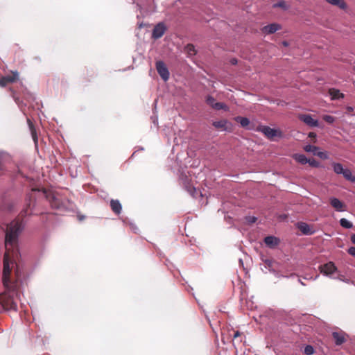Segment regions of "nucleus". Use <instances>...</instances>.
<instances>
[{
  "label": "nucleus",
  "instance_id": "40",
  "mask_svg": "<svg viewBox=\"0 0 355 355\" xmlns=\"http://www.w3.org/2000/svg\"><path fill=\"white\" fill-rule=\"evenodd\" d=\"M230 62L232 64H237V60L235 58H232L230 60Z\"/></svg>",
  "mask_w": 355,
  "mask_h": 355
},
{
  "label": "nucleus",
  "instance_id": "21",
  "mask_svg": "<svg viewBox=\"0 0 355 355\" xmlns=\"http://www.w3.org/2000/svg\"><path fill=\"white\" fill-rule=\"evenodd\" d=\"M185 189L192 196H195V193L196 192V189L194 187L190 185L187 180H185L184 182Z\"/></svg>",
  "mask_w": 355,
  "mask_h": 355
},
{
  "label": "nucleus",
  "instance_id": "18",
  "mask_svg": "<svg viewBox=\"0 0 355 355\" xmlns=\"http://www.w3.org/2000/svg\"><path fill=\"white\" fill-rule=\"evenodd\" d=\"M329 3L336 6L341 9H345L347 8V4L344 1V0H326Z\"/></svg>",
  "mask_w": 355,
  "mask_h": 355
},
{
  "label": "nucleus",
  "instance_id": "46",
  "mask_svg": "<svg viewBox=\"0 0 355 355\" xmlns=\"http://www.w3.org/2000/svg\"><path fill=\"white\" fill-rule=\"evenodd\" d=\"M318 277V275H316L315 278H313V279H316Z\"/></svg>",
  "mask_w": 355,
  "mask_h": 355
},
{
  "label": "nucleus",
  "instance_id": "7",
  "mask_svg": "<svg viewBox=\"0 0 355 355\" xmlns=\"http://www.w3.org/2000/svg\"><path fill=\"white\" fill-rule=\"evenodd\" d=\"M332 337L336 345H340L346 342V334L343 331H334Z\"/></svg>",
  "mask_w": 355,
  "mask_h": 355
},
{
  "label": "nucleus",
  "instance_id": "43",
  "mask_svg": "<svg viewBox=\"0 0 355 355\" xmlns=\"http://www.w3.org/2000/svg\"><path fill=\"white\" fill-rule=\"evenodd\" d=\"M347 110L349 111V112H352L354 110V108L352 107L348 106L347 107Z\"/></svg>",
  "mask_w": 355,
  "mask_h": 355
},
{
  "label": "nucleus",
  "instance_id": "27",
  "mask_svg": "<svg viewBox=\"0 0 355 355\" xmlns=\"http://www.w3.org/2000/svg\"><path fill=\"white\" fill-rule=\"evenodd\" d=\"M304 352L306 355H312L314 354L315 349L313 346L308 345L304 347Z\"/></svg>",
  "mask_w": 355,
  "mask_h": 355
},
{
  "label": "nucleus",
  "instance_id": "11",
  "mask_svg": "<svg viewBox=\"0 0 355 355\" xmlns=\"http://www.w3.org/2000/svg\"><path fill=\"white\" fill-rule=\"evenodd\" d=\"M331 205L338 211H343L345 205L339 199L336 198H330Z\"/></svg>",
  "mask_w": 355,
  "mask_h": 355
},
{
  "label": "nucleus",
  "instance_id": "38",
  "mask_svg": "<svg viewBox=\"0 0 355 355\" xmlns=\"http://www.w3.org/2000/svg\"><path fill=\"white\" fill-rule=\"evenodd\" d=\"M241 335V333L240 331H236L234 332V334L233 337H234V338H236L239 337Z\"/></svg>",
  "mask_w": 355,
  "mask_h": 355
},
{
  "label": "nucleus",
  "instance_id": "15",
  "mask_svg": "<svg viewBox=\"0 0 355 355\" xmlns=\"http://www.w3.org/2000/svg\"><path fill=\"white\" fill-rule=\"evenodd\" d=\"M27 123H28V128H29V130H30L32 138H33L35 144H37L38 138H37V135L36 129H35L33 122L28 118L27 119Z\"/></svg>",
  "mask_w": 355,
  "mask_h": 355
},
{
  "label": "nucleus",
  "instance_id": "19",
  "mask_svg": "<svg viewBox=\"0 0 355 355\" xmlns=\"http://www.w3.org/2000/svg\"><path fill=\"white\" fill-rule=\"evenodd\" d=\"M342 175L347 180H349L352 182H355V176L352 175V173L349 169L345 168Z\"/></svg>",
  "mask_w": 355,
  "mask_h": 355
},
{
  "label": "nucleus",
  "instance_id": "34",
  "mask_svg": "<svg viewBox=\"0 0 355 355\" xmlns=\"http://www.w3.org/2000/svg\"><path fill=\"white\" fill-rule=\"evenodd\" d=\"M256 220H257V218L254 217V216H249L248 218V221L250 223H255Z\"/></svg>",
  "mask_w": 355,
  "mask_h": 355
},
{
  "label": "nucleus",
  "instance_id": "20",
  "mask_svg": "<svg viewBox=\"0 0 355 355\" xmlns=\"http://www.w3.org/2000/svg\"><path fill=\"white\" fill-rule=\"evenodd\" d=\"M228 121L225 119L220 120L217 121L213 122V125L216 128H222L223 130H226V125L227 124Z\"/></svg>",
  "mask_w": 355,
  "mask_h": 355
},
{
  "label": "nucleus",
  "instance_id": "5",
  "mask_svg": "<svg viewBox=\"0 0 355 355\" xmlns=\"http://www.w3.org/2000/svg\"><path fill=\"white\" fill-rule=\"evenodd\" d=\"M19 78V73L17 71H12L11 75H7L0 78V86L6 87L8 83L15 82Z\"/></svg>",
  "mask_w": 355,
  "mask_h": 355
},
{
  "label": "nucleus",
  "instance_id": "41",
  "mask_svg": "<svg viewBox=\"0 0 355 355\" xmlns=\"http://www.w3.org/2000/svg\"><path fill=\"white\" fill-rule=\"evenodd\" d=\"M351 241L352 242V243L355 244V234L351 236Z\"/></svg>",
  "mask_w": 355,
  "mask_h": 355
},
{
  "label": "nucleus",
  "instance_id": "31",
  "mask_svg": "<svg viewBox=\"0 0 355 355\" xmlns=\"http://www.w3.org/2000/svg\"><path fill=\"white\" fill-rule=\"evenodd\" d=\"M315 155H317L320 158L323 159H327L328 158V155L326 153L318 151V150H317V153H315Z\"/></svg>",
  "mask_w": 355,
  "mask_h": 355
},
{
  "label": "nucleus",
  "instance_id": "23",
  "mask_svg": "<svg viewBox=\"0 0 355 355\" xmlns=\"http://www.w3.org/2000/svg\"><path fill=\"white\" fill-rule=\"evenodd\" d=\"M304 150L306 152L312 153L313 155H315V153H317V150H319V148L315 146L308 144L304 147Z\"/></svg>",
  "mask_w": 355,
  "mask_h": 355
},
{
  "label": "nucleus",
  "instance_id": "45",
  "mask_svg": "<svg viewBox=\"0 0 355 355\" xmlns=\"http://www.w3.org/2000/svg\"><path fill=\"white\" fill-rule=\"evenodd\" d=\"M299 282L301 283L302 285H304V284L303 283V282H302L300 279L299 280Z\"/></svg>",
  "mask_w": 355,
  "mask_h": 355
},
{
  "label": "nucleus",
  "instance_id": "29",
  "mask_svg": "<svg viewBox=\"0 0 355 355\" xmlns=\"http://www.w3.org/2000/svg\"><path fill=\"white\" fill-rule=\"evenodd\" d=\"M323 119L328 123H333L335 121V118L331 115H324Z\"/></svg>",
  "mask_w": 355,
  "mask_h": 355
},
{
  "label": "nucleus",
  "instance_id": "37",
  "mask_svg": "<svg viewBox=\"0 0 355 355\" xmlns=\"http://www.w3.org/2000/svg\"><path fill=\"white\" fill-rule=\"evenodd\" d=\"M3 157V154L0 153V170L3 169V167H2Z\"/></svg>",
  "mask_w": 355,
  "mask_h": 355
},
{
  "label": "nucleus",
  "instance_id": "26",
  "mask_svg": "<svg viewBox=\"0 0 355 355\" xmlns=\"http://www.w3.org/2000/svg\"><path fill=\"white\" fill-rule=\"evenodd\" d=\"M214 108L217 110H224L226 111L228 110V107L224 103H216V104L214 105Z\"/></svg>",
  "mask_w": 355,
  "mask_h": 355
},
{
  "label": "nucleus",
  "instance_id": "44",
  "mask_svg": "<svg viewBox=\"0 0 355 355\" xmlns=\"http://www.w3.org/2000/svg\"><path fill=\"white\" fill-rule=\"evenodd\" d=\"M282 44H283L284 46H288V43L287 42H286V41H284V42H282Z\"/></svg>",
  "mask_w": 355,
  "mask_h": 355
},
{
  "label": "nucleus",
  "instance_id": "12",
  "mask_svg": "<svg viewBox=\"0 0 355 355\" xmlns=\"http://www.w3.org/2000/svg\"><path fill=\"white\" fill-rule=\"evenodd\" d=\"M234 120L236 122L239 123L243 128H245L248 130L253 129L252 127L250 126V121L249 119H248L247 117L236 116L234 118Z\"/></svg>",
  "mask_w": 355,
  "mask_h": 355
},
{
  "label": "nucleus",
  "instance_id": "24",
  "mask_svg": "<svg viewBox=\"0 0 355 355\" xmlns=\"http://www.w3.org/2000/svg\"><path fill=\"white\" fill-rule=\"evenodd\" d=\"M340 224L343 227L346 228V229H350L353 227L352 223H351L346 218H341L340 220Z\"/></svg>",
  "mask_w": 355,
  "mask_h": 355
},
{
  "label": "nucleus",
  "instance_id": "8",
  "mask_svg": "<svg viewBox=\"0 0 355 355\" xmlns=\"http://www.w3.org/2000/svg\"><path fill=\"white\" fill-rule=\"evenodd\" d=\"M282 26L279 24L273 23L269 25L265 26L261 28V32L263 34L269 35L275 33L276 31L280 30Z\"/></svg>",
  "mask_w": 355,
  "mask_h": 355
},
{
  "label": "nucleus",
  "instance_id": "22",
  "mask_svg": "<svg viewBox=\"0 0 355 355\" xmlns=\"http://www.w3.org/2000/svg\"><path fill=\"white\" fill-rule=\"evenodd\" d=\"M333 169L336 174H342L344 172V168L340 163H333Z\"/></svg>",
  "mask_w": 355,
  "mask_h": 355
},
{
  "label": "nucleus",
  "instance_id": "6",
  "mask_svg": "<svg viewBox=\"0 0 355 355\" xmlns=\"http://www.w3.org/2000/svg\"><path fill=\"white\" fill-rule=\"evenodd\" d=\"M166 29V26L163 23L157 24L153 30L152 37L154 39L162 37L165 33Z\"/></svg>",
  "mask_w": 355,
  "mask_h": 355
},
{
  "label": "nucleus",
  "instance_id": "4",
  "mask_svg": "<svg viewBox=\"0 0 355 355\" xmlns=\"http://www.w3.org/2000/svg\"><path fill=\"white\" fill-rule=\"evenodd\" d=\"M319 269L322 274L329 277H331L337 270L336 266L331 261L320 266Z\"/></svg>",
  "mask_w": 355,
  "mask_h": 355
},
{
  "label": "nucleus",
  "instance_id": "1",
  "mask_svg": "<svg viewBox=\"0 0 355 355\" xmlns=\"http://www.w3.org/2000/svg\"><path fill=\"white\" fill-rule=\"evenodd\" d=\"M23 228L24 226L21 222L13 220L8 226L6 232L5 247L6 252L3 257V284L5 291L0 294V304L8 311H17L16 299L18 295V282L17 281L12 282L10 279L11 260L9 256V250L17 245L18 236Z\"/></svg>",
  "mask_w": 355,
  "mask_h": 355
},
{
  "label": "nucleus",
  "instance_id": "10",
  "mask_svg": "<svg viewBox=\"0 0 355 355\" xmlns=\"http://www.w3.org/2000/svg\"><path fill=\"white\" fill-rule=\"evenodd\" d=\"M297 227L304 235H312L315 233V230L306 223L299 222L297 223Z\"/></svg>",
  "mask_w": 355,
  "mask_h": 355
},
{
  "label": "nucleus",
  "instance_id": "33",
  "mask_svg": "<svg viewBox=\"0 0 355 355\" xmlns=\"http://www.w3.org/2000/svg\"><path fill=\"white\" fill-rule=\"evenodd\" d=\"M348 253L350 255L355 257V247H350L348 249Z\"/></svg>",
  "mask_w": 355,
  "mask_h": 355
},
{
  "label": "nucleus",
  "instance_id": "35",
  "mask_svg": "<svg viewBox=\"0 0 355 355\" xmlns=\"http://www.w3.org/2000/svg\"><path fill=\"white\" fill-rule=\"evenodd\" d=\"M12 97H13L15 101L16 102V103L19 104V103H20L19 98H18L17 96H15V93L14 92H12Z\"/></svg>",
  "mask_w": 355,
  "mask_h": 355
},
{
  "label": "nucleus",
  "instance_id": "30",
  "mask_svg": "<svg viewBox=\"0 0 355 355\" xmlns=\"http://www.w3.org/2000/svg\"><path fill=\"white\" fill-rule=\"evenodd\" d=\"M308 163L309 164L310 166L315 168H318L320 166V162L314 159H309V162H308Z\"/></svg>",
  "mask_w": 355,
  "mask_h": 355
},
{
  "label": "nucleus",
  "instance_id": "16",
  "mask_svg": "<svg viewBox=\"0 0 355 355\" xmlns=\"http://www.w3.org/2000/svg\"><path fill=\"white\" fill-rule=\"evenodd\" d=\"M329 94L331 96L332 100H336L344 98V94L340 92V90L331 88L329 90Z\"/></svg>",
  "mask_w": 355,
  "mask_h": 355
},
{
  "label": "nucleus",
  "instance_id": "2",
  "mask_svg": "<svg viewBox=\"0 0 355 355\" xmlns=\"http://www.w3.org/2000/svg\"><path fill=\"white\" fill-rule=\"evenodd\" d=\"M256 130L263 133L267 138L272 139L275 137H282L283 133L279 129L271 128L267 125H259Z\"/></svg>",
  "mask_w": 355,
  "mask_h": 355
},
{
  "label": "nucleus",
  "instance_id": "17",
  "mask_svg": "<svg viewBox=\"0 0 355 355\" xmlns=\"http://www.w3.org/2000/svg\"><path fill=\"white\" fill-rule=\"evenodd\" d=\"M293 157L295 160L301 164H306L309 162V159H307V157L303 154H295Z\"/></svg>",
  "mask_w": 355,
  "mask_h": 355
},
{
  "label": "nucleus",
  "instance_id": "42",
  "mask_svg": "<svg viewBox=\"0 0 355 355\" xmlns=\"http://www.w3.org/2000/svg\"><path fill=\"white\" fill-rule=\"evenodd\" d=\"M265 262H266V263L267 265H268L269 266H271V264H272V261H270V260H269V259L266 260V261H265Z\"/></svg>",
  "mask_w": 355,
  "mask_h": 355
},
{
  "label": "nucleus",
  "instance_id": "39",
  "mask_svg": "<svg viewBox=\"0 0 355 355\" xmlns=\"http://www.w3.org/2000/svg\"><path fill=\"white\" fill-rule=\"evenodd\" d=\"M309 137L311 138H315L316 137V134L315 132H311L309 134Z\"/></svg>",
  "mask_w": 355,
  "mask_h": 355
},
{
  "label": "nucleus",
  "instance_id": "25",
  "mask_svg": "<svg viewBox=\"0 0 355 355\" xmlns=\"http://www.w3.org/2000/svg\"><path fill=\"white\" fill-rule=\"evenodd\" d=\"M185 50L189 55H193L196 53L195 46L193 44H189L186 46Z\"/></svg>",
  "mask_w": 355,
  "mask_h": 355
},
{
  "label": "nucleus",
  "instance_id": "13",
  "mask_svg": "<svg viewBox=\"0 0 355 355\" xmlns=\"http://www.w3.org/2000/svg\"><path fill=\"white\" fill-rule=\"evenodd\" d=\"M110 207L112 211L116 215H119L122 210V206L119 200H111L110 201Z\"/></svg>",
  "mask_w": 355,
  "mask_h": 355
},
{
  "label": "nucleus",
  "instance_id": "32",
  "mask_svg": "<svg viewBox=\"0 0 355 355\" xmlns=\"http://www.w3.org/2000/svg\"><path fill=\"white\" fill-rule=\"evenodd\" d=\"M274 7H280V8H282L284 9H286L287 8V6L286 5V3L285 1H279L278 3L274 4L273 6Z\"/></svg>",
  "mask_w": 355,
  "mask_h": 355
},
{
  "label": "nucleus",
  "instance_id": "3",
  "mask_svg": "<svg viewBox=\"0 0 355 355\" xmlns=\"http://www.w3.org/2000/svg\"><path fill=\"white\" fill-rule=\"evenodd\" d=\"M156 69L159 75L164 81L168 80L170 73L165 63L163 61L159 60L156 62Z\"/></svg>",
  "mask_w": 355,
  "mask_h": 355
},
{
  "label": "nucleus",
  "instance_id": "28",
  "mask_svg": "<svg viewBox=\"0 0 355 355\" xmlns=\"http://www.w3.org/2000/svg\"><path fill=\"white\" fill-rule=\"evenodd\" d=\"M206 102L209 105H210L213 108H214V105L215 104H216V103L215 102V98L211 96H207V98L206 99Z\"/></svg>",
  "mask_w": 355,
  "mask_h": 355
},
{
  "label": "nucleus",
  "instance_id": "14",
  "mask_svg": "<svg viewBox=\"0 0 355 355\" xmlns=\"http://www.w3.org/2000/svg\"><path fill=\"white\" fill-rule=\"evenodd\" d=\"M266 245L270 248H274L279 243V239L275 236H268L264 239Z\"/></svg>",
  "mask_w": 355,
  "mask_h": 355
},
{
  "label": "nucleus",
  "instance_id": "9",
  "mask_svg": "<svg viewBox=\"0 0 355 355\" xmlns=\"http://www.w3.org/2000/svg\"><path fill=\"white\" fill-rule=\"evenodd\" d=\"M299 119L311 127L318 126V121L314 119L310 114H301L299 116Z\"/></svg>",
  "mask_w": 355,
  "mask_h": 355
},
{
  "label": "nucleus",
  "instance_id": "36",
  "mask_svg": "<svg viewBox=\"0 0 355 355\" xmlns=\"http://www.w3.org/2000/svg\"><path fill=\"white\" fill-rule=\"evenodd\" d=\"M130 227L135 232H137L138 230V227L133 223H130Z\"/></svg>",
  "mask_w": 355,
  "mask_h": 355
}]
</instances>
